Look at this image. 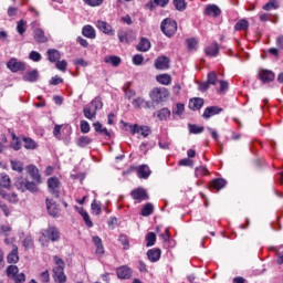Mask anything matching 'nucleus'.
Wrapping results in <instances>:
<instances>
[{
    "label": "nucleus",
    "mask_w": 283,
    "mask_h": 283,
    "mask_svg": "<svg viewBox=\"0 0 283 283\" xmlns=\"http://www.w3.org/2000/svg\"><path fill=\"white\" fill-rule=\"evenodd\" d=\"M179 165L181 167H193V160L189 159V158H184L179 161Z\"/></svg>",
    "instance_id": "nucleus-61"
},
{
    "label": "nucleus",
    "mask_w": 283,
    "mask_h": 283,
    "mask_svg": "<svg viewBox=\"0 0 283 283\" xmlns=\"http://www.w3.org/2000/svg\"><path fill=\"white\" fill-rule=\"evenodd\" d=\"M12 231V228L10 226H1L0 227V233L1 235H10V232Z\"/></svg>",
    "instance_id": "nucleus-62"
},
{
    "label": "nucleus",
    "mask_w": 283,
    "mask_h": 283,
    "mask_svg": "<svg viewBox=\"0 0 283 283\" xmlns=\"http://www.w3.org/2000/svg\"><path fill=\"white\" fill-rule=\"evenodd\" d=\"M22 244L24 247V249H32V247H34V240H32V237H27L23 241Z\"/></svg>",
    "instance_id": "nucleus-53"
},
{
    "label": "nucleus",
    "mask_w": 283,
    "mask_h": 283,
    "mask_svg": "<svg viewBox=\"0 0 283 283\" xmlns=\"http://www.w3.org/2000/svg\"><path fill=\"white\" fill-rule=\"evenodd\" d=\"M46 209L48 213L51 214L53 218H56L59 216V206L56 205V201L52 199H46Z\"/></svg>",
    "instance_id": "nucleus-17"
},
{
    "label": "nucleus",
    "mask_w": 283,
    "mask_h": 283,
    "mask_svg": "<svg viewBox=\"0 0 283 283\" xmlns=\"http://www.w3.org/2000/svg\"><path fill=\"white\" fill-rule=\"evenodd\" d=\"M259 78L263 83H271V81H274V78H275V73H273L270 70H261L259 72Z\"/></svg>",
    "instance_id": "nucleus-15"
},
{
    "label": "nucleus",
    "mask_w": 283,
    "mask_h": 283,
    "mask_svg": "<svg viewBox=\"0 0 283 283\" xmlns=\"http://www.w3.org/2000/svg\"><path fill=\"white\" fill-rule=\"evenodd\" d=\"M8 264H17L19 262V247L11 244V252L7 255Z\"/></svg>",
    "instance_id": "nucleus-11"
},
{
    "label": "nucleus",
    "mask_w": 283,
    "mask_h": 283,
    "mask_svg": "<svg viewBox=\"0 0 283 283\" xmlns=\"http://www.w3.org/2000/svg\"><path fill=\"white\" fill-rule=\"evenodd\" d=\"M174 6L179 12H185V10H187V1L185 0H174Z\"/></svg>",
    "instance_id": "nucleus-40"
},
{
    "label": "nucleus",
    "mask_w": 283,
    "mask_h": 283,
    "mask_svg": "<svg viewBox=\"0 0 283 283\" xmlns=\"http://www.w3.org/2000/svg\"><path fill=\"white\" fill-rule=\"evenodd\" d=\"M280 8V4H277V0H270L268 3L263 6V10L271 11V10H277Z\"/></svg>",
    "instance_id": "nucleus-39"
},
{
    "label": "nucleus",
    "mask_w": 283,
    "mask_h": 283,
    "mask_svg": "<svg viewBox=\"0 0 283 283\" xmlns=\"http://www.w3.org/2000/svg\"><path fill=\"white\" fill-rule=\"evenodd\" d=\"M117 36L120 43H130V41H134V39H136V33H134L130 29L119 30L117 32Z\"/></svg>",
    "instance_id": "nucleus-8"
},
{
    "label": "nucleus",
    "mask_w": 283,
    "mask_h": 283,
    "mask_svg": "<svg viewBox=\"0 0 283 283\" xmlns=\"http://www.w3.org/2000/svg\"><path fill=\"white\" fill-rule=\"evenodd\" d=\"M207 82L210 85H216V83H218V75L216 74V72L212 71L208 73Z\"/></svg>",
    "instance_id": "nucleus-48"
},
{
    "label": "nucleus",
    "mask_w": 283,
    "mask_h": 283,
    "mask_svg": "<svg viewBox=\"0 0 283 283\" xmlns=\"http://www.w3.org/2000/svg\"><path fill=\"white\" fill-rule=\"evenodd\" d=\"M151 42L147 38H140L139 43L136 45L137 52H149Z\"/></svg>",
    "instance_id": "nucleus-16"
},
{
    "label": "nucleus",
    "mask_w": 283,
    "mask_h": 283,
    "mask_svg": "<svg viewBox=\"0 0 283 283\" xmlns=\"http://www.w3.org/2000/svg\"><path fill=\"white\" fill-rule=\"evenodd\" d=\"M156 81L161 85H171V75L169 74L157 75Z\"/></svg>",
    "instance_id": "nucleus-32"
},
{
    "label": "nucleus",
    "mask_w": 283,
    "mask_h": 283,
    "mask_svg": "<svg viewBox=\"0 0 283 283\" xmlns=\"http://www.w3.org/2000/svg\"><path fill=\"white\" fill-rule=\"evenodd\" d=\"M12 280L14 283H25V273H18Z\"/></svg>",
    "instance_id": "nucleus-60"
},
{
    "label": "nucleus",
    "mask_w": 283,
    "mask_h": 283,
    "mask_svg": "<svg viewBox=\"0 0 283 283\" xmlns=\"http://www.w3.org/2000/svg\"><path fill=\"white\" fill-rule=\"evenodd\" d=\"M195 176L197 178H200L201 176H207V168L200 166V167H197L196 170H195Z\"/></svg>",
    "instance_id": "nucleus-57"
},
{
    "label": "nucleus",
    "mask_w": 283,
    "mask_h": 283,
    "mask_svg": "<svg viewBox=\"0 0 283 283\" xmlns=\"http://www.w3.org/2000/svg\"><path fill=\"white\" fill-rule=\"evenodd\" d=\"M93 243L96 247V255H103L105 253V248L103 247V240H101L98 237H93Z\"/></svg>",
    "instance_id": "nucleus-28"
},
{
    "label": "nucleus",
    "mask_w": 283,
    "mask_h": 283,
    "mask_svg": "<svg viewBox=\"0 0 283 283\" xmlns=\"http://www.w3.org/2000/svg\"><path fill=\"white\" fill-rule=\"evenodd\" d=\"M151 213H154V205L146 203L142 209V216L147 217V216H151Z\"/></svg>",
    "instance_id": "nucleus-44"
},
{
    "label": "nucleus",
    "mask_w": 283,
    "mask_h": 283,
    "mask_svg": "<svg viewBox=\"0 0 283 283\" xmlns=\"http://www.w3.org/2000/svg\"><path fill=\"white\" fill-rule=\"evenodd\" d=\"M202 105H205L203 98L193 97L189 101L188 107L189 109H192V112H198V109L202 108Z\"/></svg>",
    "instance_id": "nucleus-18"
},
{
    "label": "nucleus",
    "mask_w": 283,
    "mask_h": 283,
    "mask_svg": "<svg viewBox=\"0 0 283 283\" xmlns=\"http://www.w3.org/2000/svg\"><path fill=\"white\" fill-rule=\"evenodd\" d=\"M27 171L38 185H41V175L39 174V168H36V166H28Z\"/></svg>",
    "instance_id": "nucleus-21"
},
{
    "label": "nucleus",
    "mask_w": 283,
    "mask_h": 283,
    "mask_svg": "<svg viewBox=\"0 0 283 283\" xmlns=\"http://www.w3.org/2000/svg\"><path fill=\"white\" fill-rule=\"evenodd\" d=\"M7 67L13 73L23 72L25 70V63L12 57L7 62Z\"/></svg>",
    "instance_id": "nucleus-7"
},
{
    "label": "nucleus",
    "mask_w": 283,
    "mask_h": 283,
    "mask_svg": "<svg viewBox=\"0 0 283 283\" xmlns=\"http://www.w3.org/2000/svg\"><path fill=\"white\" fill-rule=\"evenodd\" d=\"M43 238L48 239L50 242H59L61 240V231L56 227H50L42 233Z\"/></svg>",
    "instance_id": "nucleus-6"
},
{
    "label": "nucleus",
    "mask_w": 283,
    "mask_h": 283,
    "mask_svg": "<svg viewBox=\"0 0 283 283\" xmlns=\"http://www.w3.org/2000/svg\"><path fill=\"white\" fill-rule=\"evenodd\" d=\"M207 56H218V52H220V48L218 43H212L205 49Z\"/></svg>",
    "instance_id": "nucleus-29"
},
{
    "label": "nucleus",
    "mask_w": 283,
    "mask_h": 283,
    "mask_svg": "<svg viewBox=\"0 0 283 283\" xmlns=\"http://www.w3.org/2000/svg\"><path fill=\"white\" fill-rule=\"evenodd\" d=\"M11 169L18 171L19 174L23 172V164L21 161L11 160Z\"/></svg>",
    "instance_id": "nucleus-46"
},
{
    "label": "nucleus",
    "mask_w": 283,
    "mask_h": 283,
    "mask_svg": "<svg viewBox=\"0 0 283 283\" xmlns=\"http://www.w3.org/2000/svg\"><path fill=\"white\" fill-rule=\"evenodd\" d=\"M130 132L133 135L138 134L139 136H143L144 138H147V136H149V134H151V130L147 126H138L136 124L130 127Z\"/></svg>",
    "instance_id": "nucleus-12"
},
{
    "label": "nucleus",
    "mask_w": 283,
    "mask_h": 283,
    "mask_svg": "<svg viewBox=\"0 0 283 283\" xmlns=\"http://www.w3.org/2000/svg\"><path fill=\"white\" fill-rule=\"evenodd\" d=\"M98 109H103V102L99 97H95L90 104L84 106L83 114L88 120H94Z\"/></svg>",
    "instance_id": "nucleus-1"
},
{
    "label": "nucleus",
    "mask_w": 283,
    "mask_h": 283,
    "mask_svg": "<svg viewBox=\"0 0 283 283\" xmlns=\"http://www.w3.org/2000/svg\"><path fill=\"white\" fill-rule=\"evenodd\" d=\"M160 249H150L147 251V258L150 262H158L160 260Z\"/></svg>",
    "instance_id": "nucleus-27"
},
{
    "label": "nucleus",
    "mask_w": 283,
    "mask_h": 283,
    "mask_svg": "<svg viewBox=\"0 0 283 283\" xmlns=\"http://www.w3.org/2000/svg\"><path fill=\"white\" fill-rule=\"evenodd\" d=\"M116 274L119 280H129L132 277V269L126 265L119 266L116 270Z\"/></svg>",
    "instance_id": "nucleus-14"
},
{
    "label": "nucleus",
    "mask_w": 283,
    "mask_h": 283,
    "mask_svg": "<svg viewBox=\"0 0 283 283\" xmlns=\"http://www.w3.org/2000/svg\"><path fill=\"white\" fill-rule=\"evenodd\" d=\"M119 242L123 244L124 249H129V240L127 239V235L122 234L119 237Z\"/></svg>",
    "instance_id": "nucleus-63"
},
{
    "label": "nucleus",
    "mask_w": 283,
    "mask_h": 283,
    "mask_svg": "<svg viewBox=\"0 0 283 283\" xmlns=\"http://www.w3.org/2000/svg\"><path fill=\"white\" fill-rule=\"evenodd\" d=\"M188 128L190 134H202V132H205V128L202 126H198L196 124H189Z\"/></svg>",
    "instance_id": "nucleus-45"
},
{
    "label": "nucleus",
    "mask_w": 283,
    "mask_h": 283,
    "mask_svg": "<svg viewBox=\"0 0 283 283\" xmlns=\"http://www.w3.org/2000/svg\"><path fill=\"white\" fill-rule=\"evenodd\" d=\"M249 28V21L242 19L239 22L235 23L234 30L240 32L241 30H247Z\"/></svg>",
    "instance_id": "nucleus-43"
},
{
    "label": "nucleus",
    "mask_w": 283,
    "mask_h": 283,
    "mask_svg": "<svg viewBox=\"0 0 283 283\" xmlns=\"http://www.w3.org/2000/svg\"><path fill=\"white\" fill-rule=\"evenodd\" d=\"M213 189H217V191H220V189H224L227 187V180L222 178L214 179L212 181Z\"/></svg>",
    "instance_id": "nucleus-36"
},
{
    "label": "nucleus",
    "mask_w": 283,
    "mask_h": 283,
    "mask_svg": "<svg viewBox=\"0 0 283 283\" xmlns=\"http://www.w3.org/2000/svg\"><path fill=\"white\" fill-rule=\"evenodd\" d=\"M22 78L28 83H36V81H39V71L38 70L29 71L23 75Z\"/></svg>",
    "instance_id": "nucleus-23"
},
{
    "label": "nucleus",
    "mask_w": 283,
    "mask_h": 283,
    "mask_svg": "<svg viewBox=\"0 0 283 283\" xmlns=\"http://www.w3.org/2000/svg\"><path fill=\"white\" fill-rule=\"evenodd\" d=\"M7 276L10 277V280H13L14 276L19 274V266L17 265H9L6 270Z\"/></svg>",
    "instance_id": "nucleus-35"
},
{
    "label": "nucleus",
    "mask_w": 283,
    "mask_h": 283,
    "mask_svg": "<svg viewBox=\"0 0 283 283\" xmlns=\"http://www.w3.org/2000/svg\"><path fill=\"white\" fill-rule=\"evenodd\" d=\"M96 28L103 32L104 34H108L109 36H114V29L109 25V23L98 20L96 23Z\"/></svg>",
    "instance_id": "nucleus-13"
},
{
    "label": "nucleus",
    "mask_w": 283,
    "mask_h": 283,
    "mask_svg": "<svg viewBox=\"0 0 283 283\" xmlns=\"http://www.w3.org/2000/svg\"><path fill=\"white\" fill-rule=\"evenodd\" d=\"M156 70H169V57L159 56L155 60Z\"/></svg>",
    "instance_id": "nucleus-19"
},
{
    "label": "nucleus",
    "mask_w": 283,
    "mask_h": 283,
    "mask_svg": "<svg viewBox=\"0 0 283 283\" xmlns=\"http://www.w3.org/2000/svg\"><path fill=\"white\" fill-rule=\"evenodd\" d=\"M91 209L95 213V216H101V213L103 212V210L101 209V203L96 200H93Z\"/></svg>",
    "instance_id": "nucleus-47"
},
{
    "label": "nucleus",
    "mask_w": 283,
    "mask_h": 283,
    "mask_svg": "<svg viewBox=\"0 0 283 283\" xmlns=\"http://www.w3.org/2000/svg\"><path fill=\"white\" fill-rule=\"evenodd\" d=\"M12 186V181L10 180V176L7 174H0V187H3L4 189H10Z\"/></svg>",
    "instance_id": "nucleus-31"
},
{
    "label": "nucleus",
    "mask_w": 283,
    "mask_h": 283,
    "mask_svg": "<svg viewBox=\"0 0 283 283\" xmlns=\"http://www.w3.org/2000/svg\"><path fill=\"white\" fill-rule=\"evenodd\" d=\"M144 61H145V57L140 54H136V55L133 56L134 65H143Z\"/></svg>",
    "instance_id": "nucleus-58"
},
{
    "label": "nucleus",
    "mask_w": 283,
    "mask_h": 283,
    "mask_svg": "<svg viewBox=\"0 0 283 283\" xmlns=\"http://www.w3.org/2000/svg\"><path fill=\"white\" fill-rule=\"evenodd\" d=\"M92 143V138L87 137V136H81L78 139H77V146L78 147H87V145H91Z\"/></svg>",
    "instance_id": "nucleus-42"
},
{
    "label": "nucleus",
    "mask_w": 283,
    "mask_h": 283,
    "mask_svg": "<svg viewBox=\"0 0 283 283\" xmlns=\"http://www.w3.org/2000/svg\"><path fill=\"white\" fill-rule=\"evenodd\" d=\"M156 244V233L148 232L146 234V247H154Z\"/></svg>",
    "instance_id": "nucleus-41"
},
{
    "label": "nucleus",
    "mask_w": 283,
    "mask_h": 283,
    "mask_svg": "<svg viewBox=\"0 0 283 283\" xmlns=\"http://www.w3.org/2000/svg\"><path fill=\"white\" fill-rule=\"evenodd\" d=\"M185 112V104L178 103L176 107L172 109V114H176V116H182V113Z\"/></svg>",
    "instance_id": "nucleus-51"
},
{
    "label": "nucleus",
    "mask_w": 283,
    "mask_h": 283,
    "mask_svg": "<svg viewBox=\"0 0 283 283\" xmlns=\"http://www.w3.org/2000/svg\"><path fill=\"white\" fill-rule=\"evenodd\" d=\"M33 39L36 43H48V36H45V31H43V29H34Z\"/></svg>",
    "instance_id": "nucleus-20"
},
{
    "label": "nucleus",
    "mask_w": 283,
    "mask_h": 283,
    "mask_svg": "<svg viewBox=\"0 0 283 283\" xmlns=\"http://www.w3.org/2000/svg\"><path fill=\"white\" fill-rule=\"evenodd\" d=\"M81 216L86 226H88L90 228L94 227V223L92 222V219H90V214L86 211L82 210Z\"/></svg>",
    "instance_id": "nucleus-54"
},
{
    "label": "nucleus",
    "mask_w": 283,
    "mask_h": 283,
    "mask_svg": "<svg viewBox=\"0 0 283 283\" xmlns=\"http://www.w3.org/2000/svg\"><path fill=\"white\" fill-rule=\"evenodd\" d=\"M222 112V108L218 106L207 107L202 114L203 118H211V116H216Z\"/></svg>",
    "instance_id": "nucleus-22"
},
{
    "label": "nucleus",
    "mask_w": 283,
    "mask_h": 283,
    "mask_svg": "<svg viewBox=\"0 0 283 283\" xmlns=\"http://www.w3.org/2000/svg\"><path fill=\"white\" fill-rule=\"evenodd\" d=\"M40 280L43 283L50 282V272L48 270L42 272L41 275H40Z\"/></svg>",
    "instance_id": "nucleus-64"
},
{
    "label": "nucleus",
    "mask_w": 283,
    "mask_h": 283,
    "mask_svg": "<svg viewBox=\"0 0 283 283\" xmlns=\"http://www.w3.org/2000/svg\"><path fill=\"white\" fill-rule=\"evenodd\" d=\"M83 36H86V39H96V31L92 25H85L82 29Z\"/></svg>",
    "instance_id": "nucleus-30"
},
{
    "label": "nucleus",
    "mask_w": 283,
    "mask_h": 283,
    "mask_svg": "<svg viewBox=\"0 0 283 283\" xmlns=\"http://www.w3.org/2000/svg\"><path fill=\"white\" fill-rule=\"evenodd\" d=\"M138 178L147 179L149 176H151V170L149 169V166L142 165L137 169Z\"/></svg>",
    "instance_id": "nucleus-25"
},
{
    "label": "nucleus",
    "mask_w": 283,
    "mask_h": 283,
    "mask_svg": "<svg viewBox=\"0 0 283 283\" xmlns=\"http://www.w3.org/2000/svg\"><path fill=\"white\" fill-rule=\"evenodd\" d=\"M11 147L15 151H19V149H21V139H19V137L13 135V139L11 142Z\"/></svg>",
    "instance_id": "nucleus-50"
},
{
    "label": "nucleus",
    "mask_w": 283,
    "mask_h": 283,
    "mask_svg": "<svg viewBox=\"0 0 283 283\" xmlns=\"http://www.w3.org/2000/svg\"><path fill=\"white\" fill-rule=\"evenodd\" d=\"M159 120H167L171 116L169 108H161L157 114Z\"/></svg>",
    "instance_id": "nucleus-38"
},
{
    "label": "nucleus",
    "mask_w": 283,
    "mask_h": 283,
    "mask_svg": "<svg viewBox=\"0 0 283 283\" xmlns=\"http://www.w3.org/2000/svg\"><path fill=\"white\" fill-rule=\"evenodd\" d=\"M14 187L22 192L30 191L31 193H36V191H39V187L36 186V182L29 181L23 177H19L15 180Z\"/></svg>",
    "instance_id": "nucleus-3"
},
{
    "label": "nucleus",
    "mask_w": 283,
    "mask_h": 283,
    "mask_svg": "<svg viewBox=\"0 0 283 283\" xmlns=\"http://www.w3.org/2000/svg\"><path fill=\"white\" fill-rule=\"evenodd\" d=\"M104 61L109 65H113V67H118L120 65V57L116 55L105 56Z\"/></svg>",
    "instance_id": "nucleus-33"
},
{
    "label": "nucleus",
    "mask_w": 283,
    "mask_h": 283,
    "mask_svg": "<svg viewBox=\"0 0 283 283\" xmlns=\"http://www.w3.org/2000/svg\"><path fill=\"white\" fill-rule=\"evenodd\" d=\"M93 127L95 132H97L98 134H103L104 136H107L109 138V130H107V128H103V124H101V122L94 123Z\"/></svg>",
    "instance_id": "nucleus-34"
},
{
    "label": "nucleus",
    "mask_w": 283,
    "mask_h": 283,
    "mask_svg": "<svg viewBox=\"0 0 283 283\" xmlns=\"http://www.w3.org/2000/svg\"><path fill=\"white\" fill-rule=\"evenodd\" d=\"M160 30L165 36L171 38L176 32H178V23L171 18H167L161 21Z\"/></svg>",
    "instance_id": "nucleus-4"
},
{
    "label": "nucleus",
    "mask_w": 283,
    "mask_h": 283,
    "mask_svg": "<svg viewBox=\"0 0 283 283\" xmlns=\"http://www.w3.org/2000/svg\"><path fill=\"white\" fill-rule=\"evenodd\" d=\"M130 196L133 200H139V202H142V200H149V195H147V190L144 188H136L132 190Z\"/></svg>",
    "instance_id": "nucleus-10"
},
{
    "label": "nucleus",
    "mask_w": 283,
    "mask_h": 283,
    "mask_svg": "<svg viewBox=\"0 0 283 283\" xmlns=\"http://www.w3.org/2000/svg\"><path fill=\"white\" fill-rule=\"evenodd\" d=\"M80 127L82 134H90V123L87 120H81Z\"/></svg>",
    "instance_id": "nucleus-56"
},
{
    "label": "nucleus",
    "mask_w": 283,
    "mask_h": 283,
    "mask_svg": "<svg viewBox=\"0 0 283 283\" xmlns=\"http://www.w3.org/2000/svg\"><path fill=\"white\" fill-rule=\"evenodd\" d=\"M206 14H208V17H220V14H222V11L219 9L218 6L210 4L206 8Z\"/></svg>",
    "instance_id": "nucleus-26"
},
{
    "label": "nucleus",
    "mask_w": 283,
    "mask_h": 283,
    "mask_svg": "<svg viewBox=\"0 0 283 283\" xmlns=\"http://www.w3.org/2000/svg\"><path fill=\"white\" fill-rule=\"evenodd\" d=\"M17 32L20 34H25V21H23V20L18 21Z\"/></svg>",
    "instance_id": "nucleus-55"
},
{
    "label": "nucleus",
    "mask_w": 283,
    "mask_h": 283,
    "mask_svg": "<svg viewBox=\"0 0 283 283\" xmlns=\"http://www.w3.org/2000/svg\"><path fill=\"white\" fill-rule=\"evenodd\" d=\"M150 98L155 103H164L169 98V90L165 87H156L150 92Z\"/></svg>",
    "instance_id": "nucleus-5"
},
{
    "label": "nucleus",
    "mask_w": 283,
    "mask_h": 283,
    "mask_svg": "<svg viewBox=\"0 0 283 283\" xmlns=\"http://www.w3.org/2000/svg\"><path fill=\"white\" fill-rule=\"evenodd\" d=\"M132 104L136 109H140V107H144L145 105V98L137 97L132 102Z\"/></svg>",
    "instance_id": "nucleus-52"
},
{
    "label": "nucleus",
    "mask_w": 283,
    "mask_h": 283,
    "mask_svg": "<svg viewBox=\"0 0 283 283\" xmlns=\"http://www.w3.org/2000/svg\"><path fill=\"white\" fill-rule=\"evenodd\" d=\"M56 266L53 269V279L56 283L67 282V275H65V262L59 256H54Z\"/></svg>",
    "instance_id": "nucleus-2"
},
{
    "label": "nucleus",
    "mask_w": 283,
    "mask_h": 283,
    "mask_svg": "<svg viewBox=\"0 0 283 283\" xmlns=\"http://www.w3.org/2000/svg\"><path fill=\"white\" fill-rule=\"evenodd\" d=\"M55 67L57 70H60V72H66V70H67V61H65V60L59 61L57 60L55 62Z\"/></svg>",
    "instance_id": "nucleus-49"
},
{
    "label": "nucleus",
    "mask_w": 283,
    "mask_h": 283,
    "mask_svg": "<svg viewBox=\"0 0 283 283\" xmlns=\"http://www.w3.org/2000/svg\"><path fill=\"white\" fill-rule=\"evenodd\" d=\"M46 54L50 63H56L61 60V52L56 49H49Z\"/></svg>",
    "instance_id": "nucleus-24"
},
{
    "label": "nucleus",
    "mask_w": 283,
    "mask_h": 283,
    "mask_svg": "<svg viewBox=\"0 0 283 283\" xmlns=\"http://www.w3.org/2000/svg\"><path fill=\"white\" fill-rule=\"evenodd\" d=\"M60 185L61 182L59 181V178L55 177H51L48 179V187H49V191L50 193H52V196H54V198H59L60 196Z\"/></svg>",
    "instance_id": "nucleus-9"
},
{
    "label": "nucleus",
    "mask_w": 283,
    "mask_h": 283,
    "mask_svg": "<svg viewBox=\"0 0 283 283\" xmlns=\"http://www.w3.org/2000/svg\"><path fill=\"white\" fill-rule=\"evenodd\" d=\"M23 147H25L27 149H36V142H34V139L30 138V137H24L23 139Z\"/></svg>",
    "instance_id": "nucleus-37"
},
{
    "label": "nucleus",
    "mask_w": 283,
    "mask_h": 283,
    "mask_svg": "<svg viewBox=\"0 0 283 283\" xmlns=\"http://www.w3.org/2000/svg\"><path fill=\"white\" fill-rule=\"evenodd\" d=\"M41 53L36 52V51H32L30 54H29V59L31 61H34L35 63H38V61H41Z\"/></svg>",
    "instance_id": "nucleus-59"
}]
</instances>
